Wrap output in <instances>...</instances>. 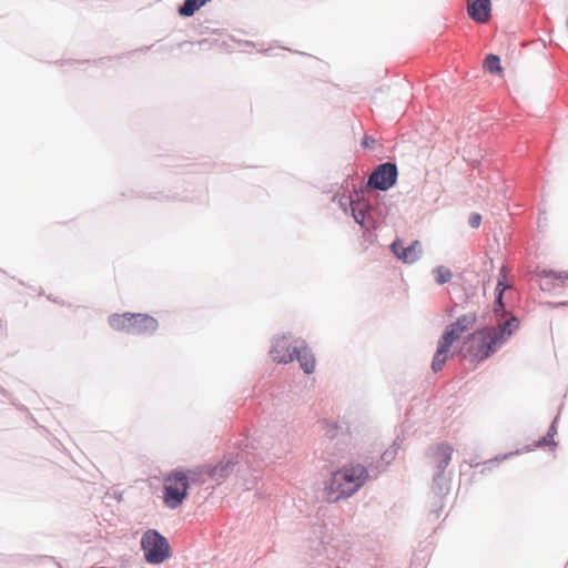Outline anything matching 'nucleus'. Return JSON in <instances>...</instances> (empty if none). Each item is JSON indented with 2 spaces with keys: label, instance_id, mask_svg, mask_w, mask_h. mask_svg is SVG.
<instances>
[{
  "label": "nucleus",
  "instance_id": "1",
  "mask_svg": "<svg viewBox=\"0 0 568 568\" xmlns=\"http://www.w3.org/2000/svg\"><path fill=\"white\" fill-rule=\"evenodd\" d=\"M519 322L510 317L497 327L475 332L467 339L465 357L470 362H481L495 353L506 339L518 328Z\"/></svg>",
  "mask_w": 568,
  "mask_h": 568
},
{
  "label": "nucleus",
  "instance_id": "2",
  "mask_svg": "<svg viewBox=\"0 0 568 568\" xmlns=\"http://www.w3.org/2000/svg\"><path fill=\"white\" fill-rule=\"evenodd\" d=\"M368 477V470L361 464L343 466L331 476L326 487L327 499L335 503L351 497L365 485Z\"/></svg>",
  "mask_w": 568,
  "mask_h": 568
},
{
  "label": "nucleus",
  "instance_id": "3",
  "mask_svg": "<svg viewBox=\"0 0 568 568\" xmlns=\"http://www.w3.org/2000/svg\"><path fill=\"white\" fill-rule=\"evenodd\" d=\"M189 477L180 469L172 470L163 478V503L170 509L180 507L187 497Z\"/></svg>",
  "mask_w": 568,
  "mask_h": 568
},
{
  "label": "nucleus",
  "instance_id": "4",
  "mask_svg": "<svg viewBox=\"0 0 568 568\" xmlns=\"http://www.w3.org/2000/svg\"><path fill=\"white\" fill-rule=\"evenodd\" d=\"M141 547L149 564H161L171 556L169 541L154 529H149L143 534Z\"/></svg>",
  "mask_w": 568,
  "mask_h": 568
},
{
  "label": "nucleus",
  "instance_id": "5",
  "mask_svg": "<svg viewBox=\"0 0 568 568\" xmlns=\"http://www.w3.org/2000/svg\"><path fill=\"white\" fill-rule=\"evenodd\" d=\"M477 316L475 313H467L459 316L456 322L448 325L442 335L440 339L452 346L458 341L462 335L471 329L476 323Z\"/></svg>",
  "mask_w": 568,
  "mask_h": 568
},
{
  "label": "nucleus",
  "instance_id": "6",
  "mask_svg": "<svg viewBox=\"0 0 568 568\" xmlns=\"http://www.w3.org/2000/svg\"><path fill=\"white\" fill-rule=\"evenodd\" d=\"M397 168L393 163L381 164L369 176L368 184L377 190L386 191L396 183Z\"/></svg>",
  "mask_w": 568,
  "mask_h": 568
},
{
  "label": "nucleus",
  "instance_id": "7",
  "mask_svg": "<svg viewBox=\"0 0 568 568\" xmlns=\"http://www.w3.org/2000/svg\"><path fill=\"white\" fill-rule=\"evenodd\" d=\"M298 346H291L286 337L277 338L271 349L274 362L286 364L295 358Z\"/></svg>",
  "mask_w": 568,
  "mask_h": 568
},
{
  "label": "nucleus",
  "instance_id": "8",
  "mask_svg": "<svg viewBox=\"0 0 568 568\" xmlns=\"http://www.w3.org/2000/svg\"><path fill=\"white\" fill-rule=\"evenodd\" d=\"M467 12L478 23H486L491 17L490 0H467Z\"/></svg>",
  "mask_w": 568,
  "mask_h": 568
},
{
  "label": "nucleus",
  "instance_id": "9",
  "mask_svg": "<svg viewBox=\"0 0 568 568\" xmlns=\"http://www.w3.org/2000/svg\"><path fill=\"white\" fill-rule=\"evenodd\" d=\"M393 252L397 257L405 263L416 262L423 252V247L419 241H414L409 246L404 247L399 241H395L392 244Z\"/></svg>",
  "mask_w": 568,
  "mask_h": 568
},
{
  "label": "nucleus",
  "instance_id": "10",
  "mask_svg": "<svg viewBox=\"0 0 568 568\" xmlns=\"http://www.w3.org/2000/svg\"><path fill=\"white\" fill-rule=\"evenodd\" d=\"M159 327L158 321L148 314H134L132 320L131 334L148 335L153 334Z\"/></svg>",
  "mask_w": 568,
  "mask_h": 568
},
{
  "label": "nucleus",
  "instance_id": "11",
  "mask_svg": "<svg viewBox=\"0 0 568 568\" xmlns=\"http://www.w3.org/2000/svg\"><path fill=\"white\" fill-rule=\"evenodd\" d=\"M539 276L540 287L542 290L568 287V272L556 273L554 271H542Z\"/></svg>",
  "mask_w": 568,
  "mask_h": 568
},
{
  "label": "nucleus",
  "instance_id": "12",
  "mask_svg": "<svg viewBox=\"0 0 568 568\" xmlns=\"http://www.w3.org/2000/svg\"><path fill=\"white\" fill-rule=\"evenodd\" d=\"M295 357L301 364V367L306 374H312L315 371L316 362L314 355L308 347L303 343L297 347Z\"/></svg>",
  "mask_w": 568,
  "mask_h": 568
},
{
  "label": "nucleus",
  "instance_id": "13",
  "mask_svg": "<svg viewBox=\"0 0 568 568\" xmlns=\"http://www.w3.org/2000/svg\"><path fill=\"white\" fill-rule=\"evenodd\" d=\"M133 313L113 314L109 317L110 326L118 332L131 333Z\"/></svg>",
  "mask_w": 568,
  "mask_h": 568
},
{
  "label": "nucleus",
  "instance_id": "14",
  "mask_svg": "<svg viewBox=\"0 0 568 568\" xmlns=\"http://www.w3.org/2000/svg\"><path fill=\"white\" fill-rule=\"evenodd\" d=\"M450 347L452 346H449L446 342L439 338L437 349L432 362V369L434 373H437L443 369L444 365L448 359V352Z\"/></svg>",
  "mask_w": 568,
  "mask_h": 568
},
{
  "label": "nucleus",
  "instance_id": "15",
  "mask_svg": "<svg viewBox=\"0 0 568 568\" xmlns=\"http://www.w3.org/2000/svg\"><path fill=\"white\" fill-rule=\"evenodd\" d=\"M453 452L454 449L449 444H440L437 446L434 453V458L436 460L437 468L440 471H444V469L448 466Z\"/></svg>",
  "mask_w": 568,
  "mask_h": 568
},
{
  "label": "nucleus",
  "instance_id": "16",
  "mask_svg": "<svg viewBox=\"0 0 568 568\" xmlns=\"http://www.w3.org/2000/svg\"><path fill=\"white\" fill-rule=\"evenodd\" d=\"M484 68L488 72L496 73V74H500L503 71L501 65H500V59H499V57H497L495 54H489L486 57V59L484 61Z\"/></svg>",
  "mask_w": 568,
  "mask_h": 568
},
{
  "label": "nucleus",
  "instance_id": "17",
  "mask_svg": "<svg viewBox=\"0 0 568 568\" xmlns=\"http://www.w3.org/2000/svg\"><path fill=\"white\" fill-rule=\"evenodd\" d=\"M434 276L437 284L442 285L448 283L452 277V271L446 266H438L434 270Z\"/></svg>",
  "mask_w": 568,
  "mask_h": 568
},
{
  "label": "nucleus",
  "instance_id": "18",
  "mask_svg": "<svg viewBox=\"0 0 568 568\" xmlns=\"http://www.w3.org/2000/svg\"><path fill=\"white\" fill-rule=\"evenodd\" d=\"M506 278H507V276H506V267L503 266L501 270H500L498 283H497V286H496V291H498L497 303H498V305L500 307H503V302H501L503 293L508 287V285L506 284Z\"/></svg>",
  "mask_w": 568,
  "mask_h": 568
},
{
  "label": "nucleus",
  "instance_id": "19",
  "mask_svg": "<svg viewBox=\"0 0 568 568\" xmlns=\"http://www.w3.org/2000/svg\"><path fill=\"white\" fill-rule=\"evenodd\" d=\"M363 205L361 203H354L352 202V211H353V216L355 219V221L357 223H359L361 225L364 224V216H365V213L363 211Z\"/></svg>",
  "mask_w": 568,
  "mask_h": 568
},
{
  "label": "nucleus",
  "instance_id": "20",
  "mask_svg": "<svg viewBox=\"0 0 568 568\" xmlns=\"http://www.w3.org/2000/svg\"><path fill=\"white\" fill-rule=\"evenodd\" d=\"M323 427H324V430H325V434L328 436V437H335L336 434H337V430H338V426L334 423H328V422H324L323 423Z\"/></svg>",
  "mask_w": 568,
  "mask_h": 568
},
{
  "label": "nucleus",
  "instance_id": "21",
  "mask_svg": "<svg viewBox=\"0 0 568 568\" xmlns=\"http://www.w3.org/2000/svg\"><path fill=\"white\" fill-rule=\"evenodd\" d=\"M468 223L469 225L473 227V229H477L479 227L480 223H481V215L479 213H473L470 214L469 216V220H468Z\"/></svg>",
  "mask_w": 568,
  "mask_h": 568
},
{
  "label": "nucleus",
  "instance_id": "22",
  "mask_svg": "<svg viewBox=\"0 0 568 568\" xmlns=\"http://www.w3.org/2000/svg\"><path fill=\"white\" fill-rule=\"evenodd\" d=\"M394 454H395V450H392V452H385V453H384V458H386V457L393 458V457H394Z\"/></svg>",
  "mask_w": 568,
  "mask_h": 568
},
{
  "label": "nucleus",
  "instance_id": "23",
  "mask_svg": "<svg viewBox=\"0 0 568 568\" xmlns=\"http://www.w3.org/2000/svg\"><path fill=\"white\" fill-rule=\"evenodd\" d=\"M364 143H367V142H375L374 139H371L368 136H365L364 140H363Z\"/></svg>",
  "mask_w": 568,
  "mask_h": 568
}]
</instances>
